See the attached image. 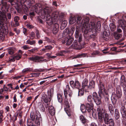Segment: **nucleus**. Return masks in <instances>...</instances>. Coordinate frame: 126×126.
Listing matches in <instances>:
<instances>
[{
    "label": "nucleus",
    "instance_id": "obj_1",
    "mask_svg": "<svg viewBox=\"0 0 126 126\" xmlns=\"http://www.w3.org/2000/svg\"><path fill=\"white\" fill-rule=\"evenodd\" d=\"M51 11L52 10L50 8L46 7L40 9L39 12V15L42 19L44 18L46 15V20L48 25H51L54 22L56 21L59 16V12L56 11L53 13L51 17L50 15Z\"/></svg>",
    "mask_w": 126,
    "mask_h": 126
},
{
    "label": "nucleus",
    "instance_id": "obj_2",
    "mask_svg": "<svg viewBox=\"0 0 126 126\" xmlns=\"http://www.w3.org/2000/svg\"><path fill=\"white\" fill-rule=\"evenodd\" d=\"M97 111L98 112V119L100 121H101L103 119L106 124H109L110 126H114V123L113 119H109L108 114L105 112L103 109L100 107L98 108Z\"/></svg>",
    "mask_w": 126,
    "mask_h": 126
},
{
    "label": "nucleus",
    "instance_id": "obj_3",
    "mask_svg": "<svg viewBox=\"0 0 126 126\" xmlns=\"http://www.w3.org/2000/svg\"><path fill=\"white\" fill-rule=\"evenodd\" d=\"M98 26L96 27L95 24L94 22H91L89 24V25L87 28V32H92L93 34H92L90 35L91 38L94 39L95 37V35L97 32H98L97 31H100V28L101 27V25L100 22L98 23Z\"/></svg>",
    "mask_w": 126,
    "mask_h": 126
},
{
    "label": "nucleus",
    "instance_id": "obj_4",
    "mask_svg": "<svg viewBox=\"0 0 126 126\" xmlns=\"http://www.w3.org/2000/svg\"><path fill=\"white\" fill-rule=\"evenodd\" d=\"M77 23L78 24H81L82 25V30L83 32H84L85 34H87V28L89 24V18L88 17H85L82 19V22H80L82 18L80 16H78L77 17Z\"/></svg>",
    "mask_w": 126,
    "mask_h": 126
},
{
    "label": "nucleus",
    "instance_id": "obj_5",
    "mask_svg": "<svg viewBox=\"0 0 126 126\" xmlns=\"http://www.w3.org/2000/svg\"><path fill=\"white\" fill-rule=\"evenodd\" d=\"M30 117L31 120L34 121L35 123L37 126H39L40 122L42 121V118L41 114L38 111H36L35 114L33 112L31 113Z\"/></svg>",
    "mask_w": 126,
    "mask_h": 126
},
{
    "label": "nucleus",
    "instance_id": "obj_6",
    "mask_svg": "<svg viewBox=\"0 0 126 126\" xmlns=\"http://www.w3.org/2000/svg\"><path fill=\"white\" fill-rule=\"evenodd\" d=\"M44 58V57L42 56H35L29 58V59L34 62L41 63L44 62H46L47 61L46 59L41 60V59H43Z\"/></svg>",
    "mask_w": 126,
    "mask_h": 126
},
{
    "label": "nucleus",
    "instance_id": "obj_7",
    "mask_svg": "<svg viewBox=\"0 0 126 126\" xmlns=\"http://www.w3.org/2000/svg\"><path fill=\"white\" fill-rule=\"evenodd\" d=\"M64 94L65 98L66 99L67 95H68L70 97H71L72 94V91L70 89L68 85H67L66 88L64 89Z\"/></svg>",
    "mask_w": 126,
    "mask_h": 126
},
{
    "label": "nucleus",
    "instance_id": "obj_8",
    "mask_svg": "<svg viewBox=\"0 0 126 126\" xmlns=\"http://www.w3.org/2000/svg\"><path fill=\"white\" fill-rule=\"evenodd\" d=\"M81 40H79L78 42L77 40H75L74 42L71 46V47L76 49H80V45H79L80 43Z\"/></svg>",
    "mask_w": 126,
    "mask_h": 126
},
{
    "label": "nucleus",
    "instance_id": "obj_9",
    "mask_svg": "<svg viewBox=\"0 0 126 126\" xmlns=\"http://www.w3.org/2000/svg\"><path fill=\"white\" fill-rule=\"evenodd\" d=\"M98 93L99 95L101 96L104 95L105 94H107L105 92L104 85L102 84H100L99 86V91Z\"/></svg>",
    "mask_w": 126,
    "mask_h": 126
},
{
    "label": "nucleus",
    "instance_id": "obj_10",
    "mask_svg": "<svg viewBox=\"0 0 126 126\" xmlns=\"http://www.w3.org/2000/svg\"><path fill=\"white\" fill-rule=\"evenodd\" d=\"M7 19L5 14L4 13L0 11V22L2 23H4Z\"/></svg>",
    "mask_w": 126,
    "mask_h": 126
},
{
    "label": "nucleus",
    "instance_id": "obj_11",
    "mask_svg": "<svg viewBox=\"0 0 126 126\" xmlns=\"http://www.w3.org/2000/svg\"><path fill=\"white\" fill-rule=\"evenodd\" d=\"M86 107L87 109V110L88 112H91L93 109L94 106L93 103H87L86 104Z\"/></svg>",
    "mask_w": 126,
    "mask_h": 126
},
{
    "label": "nucleus",
    "instance_id": "obj_12",
    "mask_svg": "<svg viewBox=\"0 0 126 126\" xmlns=\"http://www.w3.org/2000/svg\"><path fill=\"white\" fill-rule=\"evenodd\" d=\"M116 95L118 97H120L121 95V90L120 85L117 86L116 90Z\"/></svg>",
    "mask_w": 126,
    "mask_h": 126
},
{
    "label": "nucleus",
    "instance_id": "obj_13",
    "mask_svg": "<svg viewBox=\"0 0 126 126\" xmlns=\"http://www.w3.org/2000/svg\"><path fill=\"white\" fill-rule=\"evenodd\" d=\"M59 26L58 24L55 23L54 25L53 29V33L54 34H56L58 31Z\"/></svg>",
    "mask_w": 126,
    "mask_h": 126
},
{
    "label": "nucleus",
    "instance_id": "obj_14",
    "mask_svg": "<svg viewBox=\"0 0 126 126\" xmlns=\"http://www.w3.org/2000/svg\"><path fill=\"white\" fill-rule=\"evenodd\" d=\"M7 50L8 51V53L12 55L14 53L15 51L16 50V49L13 47H10L8 48Z\"/></svg>",
    "mask_w": 126,
    "mask_h": 126
},
{
    "label": "nucleus",
    "instance_id": "obj_15",
    "mask_svg": "<svg viewBox=\"0 0 126 126\" xmlns=\"http://www.w3.org/2000/svg\"><path fill=\"white\" fill-rule=\"evenodd\" d=\"M53 90L51 89L48 91L47 92V96L49 98V100L51 101V98L53 93Z\"/></svg>",
    "mask_w": 126,
    "mask_h": 126
},
{
    "label": "nucleus",
    "instance_id": "obj_16",
    "mask_svg": "<svg viewBox=\"0 0 126 126\" xmlns=\"http://www.w3.org/2000/svg\"><path fill=\"white\" fill-rule=\"evenodd\" d=\"M120 98L118 97L116 95H113L111 97V99L113 104H115L116 102L117 99Z\"/></svg>",
    "mask_w": 126,
    "mask_h": 126
},
{
    "label": "nucleus",
    "instance_id": "obj_17",
    "mask_svg": "<svg viewBox=\"0 0 126 126\" xmlns=\"http://www.w3.org/2000/svg\"><path fill=\"white\" fill-rule=\"evenodd\" d=\"M48 111L52 115H54L55 113V110L53 107L52 106H51L49 107Z\"/></svg>",
    "mask_w": 126,
    "mask_h": 126
},
{
    "label": "nucleus",
    "instance_id": "obj_18",
    "mask_svg": "<svg viewBox=\"0 0 126 126\" xmlns=\"http://www.w3.org/2000/svg\"><path fill=\"white\" fill-rule=\"evenodd\" d=\"M41 99L45 103H47L48 102H50L51 101L49 100V98H48L47 97V95L45 94H43Z\"/></svg>",
    "mask_w": 126,
    "mask_h": 126
},
{
    "label": "nucleus",
    "instance_id": "obj_19",
    "mask_svg": "<svg viewBox=\"0 0 126 126\" xmlns=\"http://www.w3.org/2000/svg\"><path fill=\"white\" fill-rule=\"evenodd\" d=\"M93 100L94 102L97 105H99L101 103V98L100 97L93 98Z\"/></svg>",
    "mask_w": 126,
    "mask_h": 126
},
{
    "label": "nucleus",
    "instance_id": "obj_20",
    "mask_svg": "<svg viewBox=\"0 0 126 126\" xmlns=\"http://www.w3.org/2000/svg\"><path fill=\"white\" fill-rule=\"evenodd\" d=\"M94 82L92 80L89 82V85H88L87 87L89 89H91L94 88Z\"/></svg>",
    "mask_w": 126,
    "mask_h": 126
},
{
    "label": "nucleus",
    "instance_id": "obj_21",
    "mask_svg": "<svg viewBox=\"0 0 126 126\" xmlns=\"http://www.w3.org/2000/svg\"><path fill=\"white\" fill-rule=\"evenodd\" d=\"M88 82V80L87 79H85L83 80L82 83V87L83 89H84L86 87H87Z\"/></svg>",
    "mask_w": 126,
    "mask_h": 126
},
{
    "label": "nucleus",
    "instance_id": "obj_22",
    "mask_svg": "<svg viewBox=\"0 0 126 126\" xmlns=\"http://www.w3.org/2000/svg\"><path fill=\"white\" fill-rule=\"evenodd\" d=\"M108 108L111 114H113L114 111V108L112 104H110L109 105Z\"/></svg>",
    "mask_w": 126,
    "mask_h": 126
},
{
    "label": "nucleus",
    "instance_id": "obj_23",
    "mask_svg": "<svg viewBox=\"0 0 126 126\" xmlns=\"http://www.w3.org/2000/svg\"><path fill=\"white\" fill-rule=\"evenodd\" d=\"M101 37H102L101 38L103 39H107L108 37V36L107 32L106 31H104L101 36Z\"/></svg>",
    "mask_w": 126,
    "mask_h": 126
},
{
    "label": "nucleus",
    "instance_id": "obj_24",
    "mask_svg": "<svg viewBox=\"0 0 126 126\" xmlns=\"http://www.w3.org/2000/svg\"><path fill=\"white\" fill-rule=\"evenodd\" d=\"M67 21L66 20H63L61 24L60 28L61 29H63L66 27L67 25Z\"/></svg>",
    "mask_w": 126,
    "mask_h": 126
},
{
    "label": "nucleus",
    "instance_id": "obj_25",
    "mask_svg": "<svg viewBox=\"0 0 126 126\" xmlns=\"http://www.w3.org/2000/svg\"><path fill=\"white\" fill-rule=\"evenodd\" d=\"M72 40H62V43L64 44L66 43V45L67 46L70 45L72 43Z\"/></svg>",
    "mask_w": 126,
    "mask_h": 126
},
{
    "label": "nucleus",
    "instance_id": "obj_26",
    "mask_svg": "<svg viewBox=\"0 0 126 126\" xmlns=\"http://www.w3.org/2000/svg\"><path fill=\"white\" fill-rule=\"evenodd\" d=\"M86 56V54L84 53L81 54L77 55L76 56L72 57L71 58L72 59H74L77 58H79L81 57H83Z\"/></svg>",
    "mask_w": 126,
    "mask_h": 126
},
{
    "label": "nucleus",
    "instance_id": "obj_27",
    "mask_svg": "<svg viewBox=\"0 0 126 126\" xmlns=\"http://www.w3.org/2000/svg\"><path fill=\"white\" fill-rule=\"evenodd\" d=\"M76 17L75 16L70 17L69 21V23L71 24H73L76 22Z\"/></svg>",
    "mask_w": 126,
    "mask_h": 126
},
{
    "label": "nucleus",
    "instance_id": "obj_28",
    "mask_svg": "<svg viewBox=\"0 0 126 126\" xmlns=\"http://www.w3.org/2000/svg\"><path fill=\"white\" fill-rule=\"evenodd\" d=\"M115 119L117 120L120 117L118 110L117 109H116L115 110Z\"/></svg>",
    "mask_w": 126,
    "mask_h": 126
},
{
    "label": "nucleus",
    "instance_id": "obj_29",
    "mask_svg": "<svg viewBox=\"0 0 126 126\" xmlns=\"http://www.w3.org/2000/svg\"><path fill=\"white\" fill-rule=\"evenodd\" d=\"M113 35L115 38V39H119L122 36V35L120 34H117L116 32H113Z\"/></svg>",
    "mask_w": 126,
    "mask_h": 126
},
{
    "label": "nucleus",
    "instance_id": "obj_30",
    "mask_svg": "<svg viewBox=\"0 0 126 126\" xmlns=\"http://www.w3.org/2000/svg\"><path fill=\"white\" fill-rule=\"evenodd\" d=\"M110 27L111 30L114 31L115 30L116 26L113 23H110L109 25Z\"/></svg>",
    "mask_w": 126,
    "mask_h": 126
},
{
    "label": "nucleus",
    "instance_id": "obj_31",
    "mask_svg": "<svg viewBox=\"0 0 126 126\" xmlns=\"http://www.w3.org/2000/svg\"><path fill=\"white\" fill-rule=\"evenodd\" d=\"M80 110L83 113L86 111L87 110L86 107L84 105H81L80 106Z\"/></svg>",
    "mask_w": 126,
    "mask_h": 126
},
{
    "label": "nucleus",
    "instance_id": "obj_32",
    "mask_svg": "<svg viewBox=\"0 0 126 126\" xmlns=\"http://www.w3.org/2000/svg\"><path fill=\"white\" fill-rule=\"evenodd\" d=\"M57 98L58 101L60 102H62L63 100L62 94H58Z\"/></svg>",
    "mask_w": 126,
    "mask_h": 126
},
{
    "label": "nucleus",
    "instance_id": "obj_33",
    "mask_svg": "<svg viewBox=\"0 0 126 126\" xmlns=\"http://www.w3.org/2000/svg\"><path fill=\"white\" fill-rule=\"evenodd\" d=\"M32 70V69L27 68L23 69L22 71V72L23 73H26L29 72L31 71Z\"/></svg>",
    "mask_w": 126,
    "mask_h": 126
},
{
    "label": "nucleus",
    "instance_id": "obj_34",
    "mask_svg": "<svg viewBox=\"0 0 126 126\" xmlns=\"http://www.w3.org/2000/svg\"><path fill=\"white\" fill-rule=\"evenodd\" d=\"M78 28V26L77 27L75 32V37L76 39H78V38H79V34H78V33L79 32V28Z\"/></svg>",
    "mask_w": 126,
    "mask_h": 126
},
{
    "label": "nucleus",
    "instance_id": "obj_35",
    "mask_svg": "<svg viewBox=\"0 0 126 126\" xmlns=\"http://www.w3.org/2000/svg\"><path fill=\"white\" fill-rule=\"evenodd\" d=\"M93 98L91 95H89L87 97L88 101L90 103H93Z\"/></svg>",
    "mask_w": 126,
    "mask_h": 126
},
{
    "label": "nucleus",
    "instance_id": "obj_36",
    "mask_svg": "<svg viewBox=\"0 0 126 126\" xmlns=\"http://www.w3.org/2000/svg\"><path fill=\"white\" fill-rule=\"evenodd\" d=\"M3 27L2 28L0 29V32H1L2 34H6L8 33V31L7 29H3Z\"/></svg>",
    "mask_w": 126,
    "mask_h": 126
},
{
    "label": "nucleus",
    "instance_id": "obj_37",
    "mask_svg": "<svg viewBox=\"0 0 126 126\" xmlns=\"http://www.w3.org/2000/svg\"><path fill=\"white\" fill-rule=\"evenodd\" d=\"M14 58L16 60H18L21 58V55L19 54H17L14 56Z\"/></svg>",
    "mask_w": 126,
    "mask_h": 126
},
{
    "label": "nucleus",
    "instance_id": "obj_38",
    "mask_svg": "<svg viewBox=\"0 0 126 126\" xmlns=\"http://www.w3.org/2000/svg\"><path fill=\"white\" fill-rule=\"evenodd\" d=\"M91 54L92 56L94 57L95 56L99 55L100 54V52L98 51H96L93 52Z\"/></svg>",
    "mask_w": 126,
    "mask_h": 126
},
{
    "label": "nucleus",
    "instance_id": "obj_39",
    "mask_svg": "<svg viewBox=\"0 0 126 126\" xmlns=\"http://www.w3.org/2000/svg\"><path fill=\"white\" fill-rule=\"evenodd\" d=\"M35 43V41L31 40H27L26 43L30 45H33Z\"/></svg>",
    "mask_w": 126,
    "mask_h": 126
},
{
    "label": "nucleus",
    "instance_id": "obj_40",
    "mask_svg": "<svg viewBox=\"0 0 126 126\" xmlns=\"http://www.w3.org/2000/svg\"><path fill=\"white\" fill-rule=\"evenodd\" d=\"M84 90H79L78 91V95L81 96L83 95L84 93Z\"/></svg>",
    "mask_w": 126,
    "mask_h": 126
},
{
    "label": "nucleus",
    "instance_id": "obj_41",
    "mask_svg": "<svg viewBox=\"0 0 126 126\" xmlns=\"http://www.w3.org/2000/svg\"><path fill=\"white\" fill-rule=\"evenodd\" d=\"M66 52L65 51H61L60 52L57 53L56 55L57 56H63L64 55L63 53Z\"/></svg>",
    "mask_w": 126,
    "mask_h": 126
},
{
    "label": "nucleus",
    "instance_id": "obj_42",
    "mask_svg": "<svg viewBox=\"0 0 126 126\" xmlns=\"http://www.w3.org/2000/svg\"><path fill=\"white\" fill-rule=\"evenodd\" d=\"M80 119L82 122L84 123L86 122V120L82 115H81L79 117Z\"/></svg>",
    "mask_w": 126,
    "mask_h": 126
},
{
    "label": "nucleus",
    "instance_id": "obj_43",
    "mask_svg": "<svg viewBox=\"0 0 126 126\" xmlns=\"http://www.w3.org/2000/svg\"><path fill=\"white\" fill-rule=\"evenodd\" d=\"M80 84L79 82L78 81H75V85L74 87L76 88H78L79 87Z\"/></svg>",
    "mask_w": 126,
    "mask_h": 126
},
{
    "label": "nucleus",
    "instance_id": "obj_44",
    "mask_svg": "<svg viewBox=\"0 0 126 126\" xmlns=\"http://www.w3.org/2000/svg\"><path fill=\"white\" fill-rule=\"evenodd\" d=\"M121 85H122L123 88L124 90L126 91V82L124 80L123 83H121Z\"/></svg>",
    "mask_w": 126,
    "mask_h": 126
},
{
    "label": "nucleus",
    "instance_id": "obj_45",
    "mask_svg": "<svg viewBox=\"0 0 126 126\" xmlns=\"http://www.w3.org/2000/svg\"><path fill=\"white\" fill-rule=\"evenodd\" d=\"M41 6L40 4H36L35 5L33 6V7L35 9H38Z\"/></svg>",
    "mask_w": 126,
    "mask_h": 126
},
{
    "label": "nucleus",
    "instance_id": "obj_46",
    "mask_svg": "<svg viewBox=\"0 0 126 126\" xmlns=\"http://www.w3.org/2000/svg\"><path fill=\"white\" fill-rule=\"evenodd\" d=\"M39 108L42 111H44L45 108L44 107L43 105L41 104H40V106H39Z\"/></svg>",
    "mask_w": 126,
    "mask_h": 126
},
{
    "label": "nucleus",
    "instance_id": "obj_47",
    "mask_svg": "<svg viewBox=\"0 0 126 126\" xmlns=\"http://www.w3.org/2000/svg\"><path fill=\"white\" fill-rule=\"evenodd\" d=\"M24 50H27L30 48V47L27 45H25L21 47Z\"/></svg>",
    "mask_w": 126,
    "mask_h": 126
},
{
    "label": "nucleus",
    "instance_id": "obj_48",
    "mask_svg": "<svg viewBox=\"0 0 126 126\" xmlns=\"http://www.w3.org/2000/svg\"><path fill=\"white\" fill-rule=\"evenodd\" d=\"M45 47L46 50H50L52 48V47L51 46H45Z\"/></svg>",
    "mask_w": 126,
    "mask_h": 126
},
{
    "label": "nucleus",
    "instance_id": "obj_49",
    "mask_svg": "<svg viewBox=\"0 0 126 126\" xmlns=\"http://www.w3.org/2000/svg\"><path fill=\"white\" fill-rule=\"evenodd\" d=\"M64 110L68 116H70L71 115L70 113L68 110H67V109L65 108Z\"/></svg>",
    "mask_w": 126,
    "mask_h": 126
},
{
    "label": "nucleus",
    "instance_id": "obj_50",
    "mask_svg": "<svg viewBox=\"0 0 126 126\" xmlns=\"http://www.w3.org/2000/svg\"><path fill=\"white\" fill-rule=\"evenodd\" d=\"M70 85L72 87H74V85H75V83L73 81H71L70 82Z\"/></svg>",
    "mask_w": 126,
    "mask_h": 126
},
{
    "label": "nucleus",
    "instance_id": "obj_51",
    "mask_svg": "<svg viewBox=\"0 0 126 126\" xmlns=\"http://www.w3.org/2000/svg\"><path fill=\"white\" fill-rule=\"evenodd\" d=\"M12 58L10 59L9 61V62H14L15 60V59L14 58V56L11 57Z\"/></svg>",
    "mask_w": 126,
    "mask_h": 126
},
{
    "label": "nucleus",
    "instance_id": "obj_52",
    "mask_svg": "<svg viewBox=\"0 0 126 126\" xmlns=\"http://www.w3.org/2000/svg\"><path fill=\"white\" fill-rule=\"evenodd\" d=\"M39 74L38 73H34L32 74L33 77H36L39 76Z\"/></svg>",
    "mask_w": 126,
    "mask_h": 126
},
{
    "label": "nucleus",
    "instance_id": "obj_53",
    "mask_svg": "<svg viewBox=\"0 0 126 126\" xmlns=\"http://www.w3.org/2000/svg\"><path fill=\"white\" fill-rule=\"evenodd\" d=\"M75 30V28L74 27H73L71 29L70 32L69 33H71V34L73 33Z\"/></svg>",
    "mask_w": 126,
    "mask_h": 126
},
{
    "label": "nucleus",
    "instance_id": "obj_54",
    "mask_svg": "<svg viewBox=\"0 0 126 126\" xmlns=\"http://www.w3.org/2000/svg\"><path fill=\"white\" fill-rule=\"evenodd\" d=\"M19 20V18L18 16H16L14 17V21H18Z\"/></svg>",
    "mask_w": 126,
    "mask_h": 126
},
{
    "label": "nucleus",
    "instance_id": "obj_55",
    "mask_svg": "<svg viewBox=\"0 0 126 126\" xmlns=\"http://www.w3.org/2000/svg\"><path fill=\"white\" fill-rule=\"evenodd\" d=\"M93 98H97V97H97L96 93L95 92H94L93 93Z\"/></svg>",
    "mask_w": 126,
    "mask_h": 126
},
{
    "label": "nucleus",
    "instance_id": "obj_56",
    "mask_svg": "<svg viewBox=\"0 0 126 126\" xmlns=\"http://www.w3.org/2000/svg\"><path fill=\"white\" fill-rule=\"evenodd\" d=\"M26 26L29 29L32 28H33V26L30 24H27L26 25Z\"/></svg>",
    "mask_w": 126,
    "mask_h": 126
},
{
    "label": "nucleus",
    "instance_id": "obj_57",
    "mask_svg": "<svg viewBox=\"0 0 126 126\" xmlns=\"http://www.w3.org/2000/svg\"><path fill=\"white\" fill-rule=\"evenodd\" d=\"M7 16L8 17V19H11V15L10 13H8L7 14Z\"/></svg>",
    "mask_w": 126,
    "mask_h": 126
},
{
    "label": "nucleus",
    "instance_id": "obj_58",
    "mask_svg": "<svg viewBox=\"0 0 126 126\" xmlns=\"http://www.w3.org/2000/svg\"><path fill=\"white\" fill-rule=\"evenodd\" d=\"M16 94H15L14 95V96L13 98V101L14 102H16L17 101V99L16 98Z\"/></svg>",
    "mask_w": 126,
    "mask_h": 126
},
{
    "label": "nucleus",
    "instance_id": "obj_59",
    "mask_svg": "<svg viewBox=\"0 0 126 126\" xmlns=\"http://www.w3.org/2000/svg\"><path fill=\"white\" fill-rule=\"evenodd\" d=\"M30 35L31 37H32V38H31L32 39L33 38V37H34V33L33 32H32L30 34Z\"/></svg>",
    "mask_w": 126,
    "mask_h": 126
},
{
    "label": "nucleus",
    "instance_id": "obj_60",
    "mask_svg": "<svg viewBox=\"0 0 126 126\" xmlns=\"http://www.w3.org/2000/svg\"><path fill=\"white\" fill-rule=\"evenodd\" d=\"M15 24L14 25V27L18 26L19 25V24L18 22V21H15Z\"/></svg>",
    "mask_w": 126,
    "mask_h": 126
},
{
    "label": "nucleus",
    "instance_id": "obj_61",
    "mask_svg": "<svg viewBox=\"0 0 126 126\" xmlns=\"http://www.w3.org/2000/svg\"><path fill=\"white\" fill-rule=\"evenodd\" d=\"M117 49L116 47H111L110 48V50L112 51H115Z\"/></svg>",
    "mask_w": 126,
    "mask_h": 126
},
{
    "label": "nucleus",
    "instance_id": "obj_62",
    "mask_svg": "<svg viewBox=\"0 0 126 126\" xmlns=\"http://www.w3.org/2000/svg\"><path fill=\"white\" fill-rule=\"evenodd\" d=\"M14 30V31H15L17 34H18L19 33V31L18 30H17V29L16 28H15Z\"/></svg>",
    "mask_w": 126,
    "mask_h": 126
},
{
    "label": "nucleus",
    "instance_id": "obj_63",
    "mask_svg": "<svg viewBox=\"0 0 126 126\" xmlns=\"http://www.w3.org/2000/svg\"><path fill=\"white\" fill-rule=\"evenodd\" d=\"M28 126H36L34 125L32 123H28L27 124Z\"/></svg>",
    "mask_w": 126,
    "mask_h": 126
},
{
    "label": "nucleus",
    "instance_id": "obj_64",
    "mask_svg": "<svg viewBox=\"0 0 126 126\" xmlns=\"http://www.w3.org/2000/svg\"><path fill=\"white\" fill-rule=\"evenodd\" d=\"M13 118L14 119H12V120L14 121H15L16 120V117L15 115H14L13 116Z\"/></svg>",
    "mask_w": 126,
    "mask_h": 126
}]
</instances>
